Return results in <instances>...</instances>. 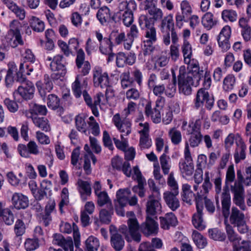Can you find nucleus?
<instances>
[{
  "mask_svg": "<svg viewBox=\"0 0 251 251\" xmlns=\"http://www.w3.org/2000/svg\"><path fill=\"white\" fill-rule=\"evenodd\" d=\"M128 228L126 225H122L119 228L118 231L123 234L125 239L128 242L132 240L140 242L141 235L139 232V225L135 217L130 218L127 221Z\"/></svg>",
  "mask_w": 251,
  "mask_h": 251,
  "instance_id": "1",
  "label": "nucleus"
},
{
  "mask_svg": "<svg viewBox=\"0 0 251 251\" xmlns=\"http://www.w3.org/2000/svg\"><path fill=\"white\" fill-rule=\"evenodd\" d=\"M201 124L200 120H197L195 123L189 124V127L191 129L188 130V134L190 136L188 141L185 142L184 150L188 147L189 151H190V147L195 148L201 144L202 139V135L201 131Z\"/></svg>",
  "mask_w": 251,
  "mask_h": 251,
  "instance_id": "2",
  "label": "nucleus"
},
{
  "mask_svg": "<svg viewBox=\"0 0 251 251\" xmlns=\"http://www.w3.org/2000/svg\"><path fill=\"white\" fill-rule=\"evenodd\" d=\"M193 84V73L187 72L184 66H180L178 75V85L179 92L187 96L190 95L192 92L191 86Z\"/></svg>",
  "mask_w": 251,
  "mask_h": 251,
  "instance_id": "3",
  "label": "nucleus"
},
{
  "mask_svg": "<svg viewBox=\"0 0 251 251\" xmlns=\"http://www.w3.org/2000/svg\"><path fill=\"white\" fill-rule=\"evenodd\" d=\"M222 212L224 217V224L226 234L229 237L231 238L232 234H234V229L228 222V218L229 214V208L230 206V196L227 190L224 189L222 195Z\"/></svg>",
  "mask_w": 251,
  "mask_h": 251,
  "instance_id": "4",
  "label": "nucleus"
},
{
  "mask_svg": "<svg viewBox=\"0 0 251 251\" xmlns=\"http://www.w3.org/2000/svg\"><path fill=\"white\" fill-rule=\"evenodd\" d=\"M184 157L179 162V169L183 177L189 176L193 174L194 166L190 151H189L188 147L184 150Z\"/></svg>",
  "mask_w": 251,
  "mask_h": 251,
  "instance_id": "5",
  "label": "nucleus"
},
{
  "mask_svg": "<svg viewBox=\"0 0 251 251\" xmlns=\"http://www.w3.org/2000/svg\"><path fill=\"white\" fill-rule=\"evenodd\" d=\"M181 13L177 12L176 15V24L177 27L181 28L184 22L188 21L189 17L192 13L191 5L187 0H183L180 3Z\"/></svg>",
  "mask_w": 251,
  "mask_h": 251,
  "instance_id": "6",
  "label": "nucleus"
},
{
  "mask_svg": "<svg viewBox=\"0 0 251 251\" xmlns=\"http://www.w3.org/2000/svg\"><path fill=\"white\" fill-rule=\"evenodd\" d=\"M93 80L95 87L107 88L110 86L108 75L100 67H95L93 70Z\"/></svg>",
  "mask_w": 251,
  "mask_h": 251,
  "instance_id": "7",
  "label": "nucleus"
},
{
  "mask_svg": "<svg viewBox=\"0 0 251 251\" xmlns=\"http://www.w3.org/2000/svg\"><path fill=\"white\" fill-rule=\"evenodd\" d=\"M214 100L212 96H210L207 90L205 89H200L196 95L195 99L194 100V105L196 108L202 107L204 103L205 107L211 109L214 104Z\"/></svg>",
  "mask_w": 251,
  "mask_h": 251,
  "instance_id": "8",
  "label": "nucleus"
},
{
  "mask_svg": "<svg viewBox=\"0 0 251 251\" xmlns=\"http://www.w3.org/2000/svg\"><path fill=\"white\" fill-rule=\"evenodd\" d=\"M165 99L164 98L158 99L156 101L155 107L152 108L151 102H148L145 108V113L146 115L150 117L154 123L158 124L161 121V110L162 106L160 105L161 103H164Z\"/></svg>",
  "mask_w": 251,
  "mask_h": 251,
  "instance_id": "9",
  "label": "nucleus"
},
{
  "mask_svg": "<svg viewBox=\"0 0 251 251\" xmlns=\"http://www.w3.org/2000/svg\"><path fill=\"white\" fill-rule=\"evenodd\" d=\"M63 56L61 55L55 56L50 63V68L52 71L57 72L52 74L51 76L54 79H58L66 73L65 66L63 63Z\"/></svg>",
  "mask_w": 251,
  "mask_h": 251,
  "instance_id": "10",
  "label": "nucleus"
},
{
  "mask_svg": "<svg viewBox=\"0 0 251 251\" xmlns=\"http://www.w3.org/2000/svg\"><path fill=\"white\" fill-rule=\"evenodd\" d=\"M112 122L122 135L127 136L131 132V123L126 119H122L120 114L117 113L112 118Z\"/></svg>",
  "mask_w": 251,
  "mask_h": 251,
  "instance_id": "11",
  "label": "nucleus"
},
{
  "mask_svg": "<svg viewBox=\"0 0 251 251\" xmlns=\"http://www.w3.org/2000/svg\"><path fill=\"white\" fill-rule=\"evenodd\" d=\"M149 199L146 204L147 216L150 217L160 214L162 211V206L160 203L161 196L159 198L157 196L150 195Z\"/></svg>",
  "mask_w": 251,
  "mask_h": 251,
  "instance_id": "12",
  "label": "nucleus"
},
{
  "mask_svg": "<svg viewBox=\"0 0 251 251\" xmlns=\"http://www.w3.org/2000/svg\"><path fill=\"white\" fill-rule=\"evenodd\" d=\"M109 231L111 246L116 251H121L125 246V241L122 235L118 233L117 227L113 225L110 226Z\"/></svg>",
  "mask_w": 251,
  "mask_h": 251,
  "instance_id": "13",
  "label": "nucleus"
},
{
  "mask_svg": "<svg viewBox=\"0 0 251 251\" xmlns=\"http://www.w3.org/2000/svg\"><path fill=\"white\" fill-rule=\"evenodd\" d=\"M203 208L202 202H196L197 212L194 214L192 220L194 227L200 230H202L206 227V224L203 219Z\"/></svg>",
  "mask_w": 251,
  "mask_h": 251,
  "instance_id": "14",
  "label": "nucleus"
},
{
  "mask_svg": "<svg viewBox=\"0 0 251 251\" xmlns=\"http://www.w3.org/2000/svg\"><path fill=\"white\" fill-rule=\"evenodd\" d=\"M234 234H233L231 238L229 237V235L227 234V236L229 241L232 243L233 251H238L242 250V251H251V246L249 242L246 241H242L241 238L234 230Z\"/></svg>",
  "mask_w": 251,
  "mask_h": 251,
  "instance_id": "15",
  "label": "nucleus"
},
{
  "mask_svg": "<svg viewBox=\"0 0 251 251\" xmlns=\"http://www.w3.org/2000/svg\"><path fill=\"white\" fill-rule=\"evenodd\" d=\"M95 35L99 43V50L103 54L110 53L112 51L113 44L109 38L103 37L99 31L95 32Z\"/></svg>",
  "mask_w": 251,
  "mask_h": 251,
  "instance_id": "16",
  "label": "nucleus"
},
{
  "mask_svg": "<svg viewBox=\"0 0 251 251\" xmlns=\"http://www.w3.org/2000/svg\"><path fill=\"white\" fill-rule=\"evenodd\" d=\"M85 53L82 49L77 50L75 60L76 65L83 75H87L91 70V65L88 61H85Z\"/></svg>",
  "mask_w": 251,
  "mask_h": 251,
  "instance_id": "17",
  "label": "nucleus"
},
{
  "mask_svg": "<svg viewBox=\"0 0 251 251\" xmlns=\"http://www.w3.org/2000/svg\"><path fill=\"white\" fill-rule=\"evenodd\" d=\"M18 151L20 155L24 157H29L30 154L37 155L39 153L38 147L35 142L30 141L27 145L20 144Z\"/></svg>",
  "mask_w": 251,
  "mask_h": 251,
  "instance_id": "18",
  "label": "nucleus"
},
{
  "mask_svg": "<svg viewBox=\"0 0 251 251\" xmlns=\"http://www.w3.org/2000/svg\"><path fill=\"white\" fill-rule=\"evenodd\" d=\"M141 231L147 236L156 234L158 232V224L151 218L147 216L145 223L140 226Z\"/></svg>",
  "mask_w": 251,
  "mask_h": 251,
  "instance_id": "19",
  "label": "nucleus"
},
{
  "mask_svg": "<svg viewBox=\"0 0 251 251\" xmlns=\"http://www.w3.org/2000/svg\"><path fill=\"white\" fill-rule=\"evenodd\" d=\"M16 92L25 100H30L34 96L35 87L32 82L27 81L19 86Z\"/></svg>",
  "mask_w": 251,
  "mask_h": 251,
  "instance_id": "20",
  "label": "nucleus"
},
{
  "mask_svg": "<svg viewBox=\"0 0 251 251\" xmlns=\"http://www.w3.org/2000/svg\"><path fill=\"white\" fill-rule=\"evenodd\" d=\"M11 202L12 206L18 210L25 209L29 204L27 197L21 193H14L13 194Z\"/></svg>",
  "mask_w": 251,
  "mask_h": 251,
  "instance_id": "21",
  "label": "nucleus"
},
{
  "mask_svg": "<svg viewBox=\"0 0 251 251\" xmlns=\"http://www.w3.org/2000/svg\"><path fill=\"white\" fill-rule=\"evenodd\" d=\"M210 172L206 171L205 172V178L203 183L202 185V189L200 192H198L195 197L196 202H200L203 198L206 197V194L209 192L212 188V184L210 181L211 176H209Z\"/></svg>",
  "mask_w": 251,
  "mask_h": 251,
  "instance_id": "22",
  "label": "nucleus"
},
{
  "mask_svg": "<svg viewBox=\"0 0 251 251\" xmlns=\"http://www.w3.org/2000/svg\"><path fill=\"white\" fill-rule=\"evenodd\" d=\"M160 226L165 230H168L170 226H175L177 225L178 221L175 215L170 212L165 214L164 217L159 218Z\"/></svg>",
  "mask_w": 251,
  "mask_h": 251,
  "instance_id": "23",
  "label": "nucleus"
},
{
  "mask_svg": "<svg viewBox=\"0 0 251 251\" xmlns=\"http://www.w3.org/2000/svg\"><path fill=\"white\" fill-rule=\"evenodd\" d=\"M178 194L175 192L166 191L163 193V199L168 206L173 211L176 210L179 206V201L176 198Z\"/></svg>",
  "mask_w": 251,
  "mask_h": 251,
  "instance_id": "24",
  "label": "nucleus"
},
{
  "mask_svg": "<svg viewBox=\"0 0 251 251\" xmlns=\"http://www.w3.org/2000/svg\"><path fill=\"white\" fill-rule=\"evenodd\" d=\"M5 39L7 45L13 48L19 45H24V41L20 32H7Z\"/></svg>",
  "mask_w": 251,
  "mask_h": 251,
  "instance_id": "25",
  "label": "nucleus"
},
{
  "mask_svg": "<svg viewBox=\"0 0 251 251\" xmlns=\"http://www.w3.org/2000/svg\"><path fill=\"white\" fill-rule=\"evenodd\" d=\"M77 189L83 201H86L88 197L90 196L91 194V184L88 181L78 179L77 182Z\"/></svg>",
  "mask_w": 251,
  "mask_h": 251,
  "instance_id": "26",
  "label": "nucleus"
},
{
  "mask_svg": "<svg viewBox=\"0 0 251 251\" xmlns=\"http://www.w3.org/2000/svg\"><path fill=\"white\" fill-rule=\"evenodd\" d=\"M169 152V147L165 146L164 152L160 156L159 161L163 173L165 175H168L171 168V160L170 157L167 155Z\"/></svg>",
  "mask_w": 251,
  "mask_h": 251,
  "instance_id": "27",
  "label": "nucleus"
},
{
  "mask_svg": "<svg viewBox=\"0 0 251 251\" xmlns=\"http://www.w3.org/2000/svg\"><path fill=\"white\" fill-rule=\"evenodd\" d=\"M137 4L134 0H118V8L121 13L133 12L136 9Z\"/></svg>",
  "mask_w": 251,
  "mask_h": 251,
  "instance_id": "28",
  "label": "nucleus"
},
{
  "mask_svg": "<svg viewBox=\"0 0 251 251\" xmlns=\"http://www.w3.org/2000/svg\"><path fill=\"white\" fill-rule=\"evenodd\" d=\"M130 191L128 188L120 189L116 192L114 203H118L121 206H126L130 195Z\"/></svg>",
  "mask_w": 251,
  "mask_h": 251,
  "instance_id": "29",
  "label": "nucleus"
},
{
  "mask_svg": "<svg viewBox=\"0 0 251 251\" xmlns=\"http://www.w3.org/2000/svg\"><path fill=\"white\" fill-rule=\"evenodd\" d=\"M237 148L236 149L234 157L236 163H238L241 160L246 157L245 150L246 146L241 138L236 143Z\"/></svg>",
  "mask_w": 251,
  "mask_h": 251,
  "instance_id": "30",
  "label": "nucleus"
},
{
  "mask_svg": "<svg viewBox=\"0 0 251 251\" xmlns=\"http://www.w3.org/2000/svg\"><path fill=\"white\" fill-rule=\"evenodd\" d=\"M228 218L230 223L234 226L245 220L244 214L236 207H232Z\"/></svg>",
  "mask_w": 251,
  "mask_h": 251,
  "instance_id": "31",
  "label": "nucleus"
},
{
  "mask_svg": "<svg viewBox=\"0 0 251 251\" xmlns=\"http://www.w3.org/2000/svg\"><path fill=\"white\" fill-rule=\"evenodd\" d=\"M181 49L184 57V63L186 64H190L193 57V49L189 41H183Z\"/></svg>",
  "mask_w": 251,
  "mask_h": 251,
  "instance_id": "32",
  "label": "nucleus"
},
{
  "mask_svg": "<svg viewBox=\"0 0 251 251\" xmlns=\"http://www.w3.org/2000/svg\"><path fill=\"white\" fill-rule=\"evenodd\" d=\"M144 9L148 11V13L152 17L151 19H153L154 21H158L162 19L163 13L161 9L157 7L156 2Z\"/></svg>",
  "mask_w": 251,
  "mask_h": 251,
  "instance_id": "33",
  "label": "nucleus"
},
{
  "mask_svg": "<svg viewBox=\"0 0 251 251\" xmlns=\"http://www.w3.org/2000/svg\"><path fill=\"white\" fill-rule=\"evenodd\" d=\"M97 17L101 24L104 25L111 20L110 10L106 6L101 7L97 12Z\"/></svg>",
  "mask_w": 251,
  "mask_h": 251,
  "instance_id": "34",
  "label": "nucleus"
},
{
  "mask_svg": "<svg viewBox=\"0 0 251 251\" xmlns=\"http://www.w3.org/2000/svg\"><path fill=\"white\" fill-rule=\"evenodd\" d=\"M216 18L214 15L210 12L205 13L201 18V23L203 26L207 29L209 30L217 24Z\"/></svg>",
  "mask_w": 251,
  "mask_h": 251,
  "instance_id": "35",
  "label": "nucleus"
},
{
  "mask_svg": "<svg viewBox=\"0 0 251 251\" xmlns=\"http://www.w3.org/2000/svg\"><path fill=\"white\" fill-rule=\"evenodd\" d=\"M191 186L188 184H184L182 186V192L181 193L182 200L184 202L191 205L194 194L191 191Z\"/></svg>",
  "mask_w": 251,
  "mask_h": 251,
  "instance_id": "36",
  "label": "nucleus"
},
{
  "mask_svg": "<svg viewBox=\"0 0 251 251\" xmlns=\"http://www.w3.org/2000/svg\"><path fill=\"white\" fill-rule=\"evenodd\" d=\"M221 17L225 22L233 23L237 21L238 14L235 10L226 9L222 11Z\"/></svg>",
  "mask_w": 251,
  "mask_h": 251,
  "instance_id": "37",
  "label": "nucleus"
},
{
  "mask_svg": "<svg viewBox=\"0 0 251 251\" xmlns=\"http://www.w3.org/2000/svg\"><path fill=\"white\" fill-rule=\"evenodd\" d=\"M160 28L161 32L170 31L171 29L174 28L173 15L169 14L162 19Z\"/></svg>",
  "mask_w": 251,
  "mask_h": 251,
  "instance_id": "38",
  "label": "nucleus"
},
{
  "mask_svg": "<svg viewBox=\"0 0 251 251\" xmlns=\"http://www.w3.org/2000/svg\"><path fill=\"white\" fill-rule=\"evenodd\" d=\"M34 125L43 130H46L47 127V117L40 116L37 114L30 116Z\"/></svg>",
  "mask_w": 251,
  "mask_h": 251,
  "instance_id": "39",
  "label": "nucleus"
},
{
  "mask_svg": "<svg viewBox=\"0 0 251 251\" xmlns=\"http://www.w3.org/2000/svg\"><path fill=\"white\" fill-rule=\"evenodd\" d=\"M236 80V77L233 74L227 75L223 80V90L226 92H229L232 90L234 88Z\"/></svg>",
  "mask_w": 251,
  "mask_h": 251,
  "instance_id": "40",
  "label": "nucleus"
},
{
  "mask_svg": "<svg viewBox=\"0 0 251 251\" xmlns=\"http://www.w3.org/2000/svg\"><path fill=\"white\" fill-rule=\"evenodd\" d=\"M9 68L5 77V82L6 86L8 87L12 85L14 82V75L17 70L16 65L14 63L9 65Z\"/></svg>",
  "mask_w": 251,
  "mask_h": 251,
  "instance_id": "41",
  "label": "nucleus"
},
{
  "mask_svg": "<svg viewBox=\"0 0 251 251\" xmlns=\"http://www.w3.org/2000/svg\"><path fill=\"white\" fill-rule=\"evenodd\" d=\"M100 247L99 239L93 236H89L85 241L86 251H97Z\"/></svg>",
  "mask_w": 251,
  "mask_h": 251,
  "instance_id": "42",
  "label": "nucleus"
},
{
  "mask_svg": "<svg viewBox=\"0 0 251 251\" xmlns=\"http://www.w3.org/2000/svg\"><path fill=\"white\" fill-rule=\"evenodd\" d=\"M192 237L194 243L199 248L203 249L207 245V243L206 238L198 231H193Z\"/></svg>",
  "mask_w": 251,
  "mask_h": 251,
  "instance_id": "43",
  "label": "nucleus"
},
{
  "mask_svg": "<svg viewBox=\"0 0 251 251\" xmlns=\"http://www.w3.org/2000/svg\"><path fill=\"white\" fill-rule=\"evenodd\" d=\"M95 195L97 196L98 205L102 206L105 204H109L111 210L113 209L111 201L106 191H103Z\"/></svg>",
  "mask_w": 251,
  "mask_h": 251,
  "instance_id": "44",
  "label": "nucleus"
},
{
  "mask_svg": "<svg viewBox=\"0 0 251 251\" xmlns=\"http://www.w3.org/2000/svg\"><path fill=\"white\" fill-rule=\"evenodd\" d=\"M121 84L123 89L132 87L134 85V80L130 77L128 71L123 73L120 76Z\"/></svg>",
  "mask_w": 251,
  "mask_h": 251,
  "instance_id": "45",
  "label": "nucleus"
},
{
  "mask_svg": "<svg viewBox=\"0 0 251 251\" xmlns=\"http://www.w3.org/2000/svg\"><path fill=\"white\" fill-rule=\"evenodd\" d=\"M86 116L81 114L77 115L75 118V125L76 129L80 132H86L87 125L85 122Z\"/></svg>",
  "mask_w": 251,
  "mask_h": 251,
  "instance_id": "46",
  "label": "nucleus"
},
{
  "mask_svg": "<svg viewBox=\"0 0 251 251\" xmlns=\"http://www.w3.org/2000/svg\"><path fill=\"white\" fill-rule=\"evenodd\" d=\"M92 160L93 164L95 165L97 162V158L94 154H91L88 156H84L83 169L87 175H90L92 172L90 160Z\"/></svg>",
  "mask_w": 251,
  "mask_h": 251,
  "instance_id": "47",
  "label": "nucleus"
},
{
  "mask_svg": "<svg viewBox=\"0 0 251 251\" xmlns=\"http://www.w3.org/2000/svg\"><path fill=\"white\" fill-rule=\"evenodd\" d=\"M29 24L30 26L34 31L42 32L45 29L44 23L36 17L32 16L31 18Z\"/></svg>",
  "mask_w": 251,
  "mask_h": 251,
  "instance_id": "48",
  "label": "nucleus"
},
{
  "mask_svg": "<svg viewBox=\"0 0 251 251\" xmlns=\"http://www.w3.org/2000/svg\"><path fill=\"white\" fill-rule=\"evenodd\" d=\"M47 188V180H43L40 184V188L37 191L32 189V193L36 200H41L46 195Z\"/></svg>",
  "mask_w": 251,
  "mask_h": 251,
  "instance_id": "49",
  "label": "nucleus"
},
{
  "mask_svg": "<svg viewBox=\"0 0 251 251\" xmlns=\"http://www.w3.org/2000/svg\"><path fill=\"white\" fill-rule=\"evenodd\" d=\"M168 134L173 144L178 145L181 142V133L180 131L177 130L176 128H171Z\"/></svg>",
  "mask_w": 251,
  "mask_h": 251,
  "instance_id": "50",
  "label": "nucleus"
},
{
  "mask_svg": "<svg viewBox=\"0 0 251 251\" xmlns=\"http://www.w3.org/2000/svg\"><path fill=\"white\" fill-rule=\"evenodd\" d=\"M139 25L142 29L146 30L154 26L151 18H148L146 15H141L138 19Z\"/></svg>",
  "mask_w": 251,
  "mask_h": 251,
  "instance_id": "51",
  "label": "nucleus"
},
{
  "mask_svg": "<svg viewBox=\"0 0 251 251\" xmlns=\"http://www.w3.org/2000/svg\"><path fill=\"white\" fill-rule=\"evenodd\" d=\"M81 78L82 76L80 75H77L72 85V91L76 98H79L82 94L80 84Z\"/></svg>",
  "mask_w": 251,
  "mask_h": 251,
  "instance_id": "52",
  "label": "nucleus"
},
{
  "mask_svg": "<svg viewBox=\"0 0 251 251\" xmlns=\"http://www.w3.org/2000/svg\"><path fill=\"white\" fill-rule=\"evenodd\" d=\"M36 85L39 95L42 98L43 100L45 101L46 99L47 81L46 79L39 80L36 82Z\"/></svg>",
  "mask_w": 251,
  "mask_h": 251,
  "instance_id": "53",
  "label": "nucleus"
},
{
  "mask_svg": "<svg viewBox=\"0 0 251 251\" xmlns=\"http://www.w3.org/2000/svg\"><path fill=\"white\" fill-rule=\"evenodd\" d=\"M208 233L209 237L214 240L223 241L225 239V233L217 228L209 229Z\"/></svg>",
  "mask_w": 251,
  "mask_h": 251,
  "instance_id": "54",
  "label": "nucleus"
},
{
  "mask_svg": "<svg viewBox=\"0 0 251 251\" xmlns=\"http://www.w3.org/2000/svg\"><path fill=\"white\" fill-rule=\"evenodd\" d=\"M124 136L123 135H121V140L115 137L113 138V140L116 148L122 151H125L128 146V140L124 138Z\"/></svg>",
  "mask_w": 251,
  "mask_h": 251,
  "instance_id": "55",
  "label": "nucleus"
},
{
  "mask_svg": "<svg viewBox=\"0 0 251 251\" xmlns=\"http://www.w3.org/2000/svg\"><path fill=\"white\" fill-rule=\"evenodd\" d=\"M4 222V223L7 225H11L14 223V215L11 210L8 208H6L4 212L0 215Z\"/></svg>",
  "mask_w": 251,
  "mask_h": 251,
  "instance_id": "56",
  "label": "nucleus"
},
{
  "mask_svg": "<svg viewBox=\"0 0 251 251\" xmlns=\"http://www.w3.org/2000/svg\"><path fill=\"white\" fill-rule=\"evenodd\" d=\"M153 175L154 178L158 181V183L162 185L165 184V180L160 173V167L158 163L153 164Z\"/></svg>",
  "mask_w": 251,
  "mask_h": 251,
  "instance_id": "57",
  "label": "nucleus"
},
{
  "mask_svg": "<svg viewBox=\"0 0 251 251\" xmlns=\"http://www.w3.org/2000/svg\"><path fill=\"white\" fill-rule=\"evenodd\" d=\"M145 37L148 38L147 42L150 45L156 42L157 40L156 29L154 26L146 30Z\"/></svg>",
  "mask_w": 251,
  "mask_h": 251,
  "instance_id": "58",
  "label": "nucleus"
},
{
  "mask_svg": "<svg viewBox=\"0 0 251 251\" xmlns=\"http://www.w3.org/2000/svg\"><path fill=\"white\" fill-rule=\"evenodd\" d=\"M36 209L39 213L38 216L41 221H43L44 225L47 226V205H46L45 208H43L40 204H37Z\"/></svg>",
  "mask_w": 251,
  "mask_h": 251,
  "instance_id": "59",
  "label": "nucleus"
},
{
  "mask_svg": "<svg viewBox=\"0 0 251 251\" xmlns=\"http://www.w3.org/2000/svg\"><path fill=\"white\" fill-rule=\"evenodd\" d=\"M233 201L242 210L245 211L247 209L244 201V194L234 195Z\"/></svg>",
  "mask_w": 251,
  "mask_h": 251,
  "instance_id": "60",
  "label": "nucleus"
},
{
  "mask_svg": "<svg viewBox=\"0 0 251 251\" xmlns=\"http://www.w3.org/2000/svg\"><path fill=\"white\" fill-rule=\"evenodd\" d=\"M39 247L38 239H27L25 243V247L27 251H33Z\"/></svg>",
  "mask_w": 251,
  "mask_h": 251,
  "instance_id": "61",
  "label": "nucleus"
},
{
  "mask_svg": "<svg viewBox=\"0 0 251 251\" xmlns=\"http://www.w3.org/2000/svg\"><path fill=\"white\" fill-rule=\"evenodd\" d=\"M167 183L168 185L171 188L172 192H175L176 194H178V184L176 180L173 173H171L167 179Z\"/></svg>",
  "mask_w": 251,
  "mask_h": 251,
  "instance_id": "62",
  "label": "nucleus"
},
{
  "mask_svg": "<svg viewBox=\"0 0 251 251\" xmlns=\"http://www.w3.org/2000/svg\"><path fill=\"white\" fill-rule=\"evenodd\" d=\"M152 145V141L149 136H140L139 146L141 150L148 149Z\"/></svg>",
  "mask_w": 251,
  "mask_h": 251,
  "instance_id": "63",
  "label": "nucleus"
},
{
  "mask_svg": "<svg viewBox=\"0 0 251 251\" xmlns=\"http://www.w3.org/2000/svg\"><path fill=\"white\" fill-rule=\"evenodd\" d=\"M99 219L102 223L108 224L111 222V214L107 210L102 209L99 213Z\"/></svg>",
  "mask_w": 251,
  "mask_h": 251,
  "instance_id": "64",
  "label": "nucleus"
}]
</instances>
